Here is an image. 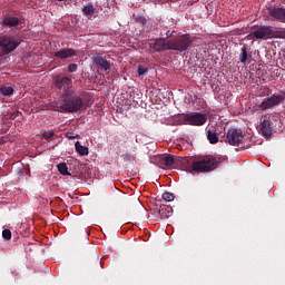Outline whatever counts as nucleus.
I'll return each instance as SVG.
<instances>
[{"mask_svg": "<svg viewBox=\"0 0 285 285\" xmlns=\"http://www.w3.org/2000/svg\"><path fill=\"white\" fill-rule=\"evenodd\" d=\"M56 59H70V57H77V51L70 48H63L53 53Z\"/></svg>", "mask_w": 285, "mask_h": 285, "instance_id": "nucleus-12", "label": "nucleus"}, {"mask_svg": "<svg viewBox=\"0 0 285 285\" xmlns=\"http://www.w3.org/2000/svg\"><path fill=\"white\" fill-rule=\"evenodd\" d=\"M261 132H262L263 137H266L267 139L269 137H273V132H275V129L273 128V124L271 120L264 119L261 122Z\"/></svg>", "mask_w": 285, "mask_h": 285, "instance_id": "nucleus-11", "label": "nucleus"}, {"mask_svg": "<svg viewBox=\"0 0 285 285\" xmlns=\"http://www.w3.org/2000/svg\"><path fill=\"white\" fill-rule=\"evenodd\" d=\"M239 61L240 63H246V61H248V51L246 50V47L242 48V52L239 55Z\"/></svg>", "mask_w": 285, "mask_h": 285, "instance_id": "nucleus-23", "label": "nucleus"}, {"mask_svg": "<svg viewBox=\"0 0 285 285\" xmlns=\"http://www.w3.org/2000/svg\"><path fill=\"white\" fill-rule=\"evenodd\" d=\"M158 213L160 217H169L170 215H173V207L161 205Z\"/></svg>", "mask_w": 285, "mask_h": 285, "instance_id": "nucleus-17", "label": "nucleus"}, {"mask_svg": "<svg viewBox=\"0 0 285 285\" xmlns=\"http://www.w3.org/2000/svg\"><path fill=\"white\" fill-rule=\"evenodd\" d=\"M249 37L250 39H285V32L271 26H259L249 33Z\"/></svg>", "mask_w": 285, "mask_h": 285, "instance_id": "nucleus-2", "label": "nucleus"}, {"mask_svg": "<svg viewBox=\"0 0 285 285\" xmlns=\"http://www.w3.org/2000/svg\"><path fill=\"white\" fill-rule=\"evenodd\" d=\"M136 21H138V23H141L142 26H146V19L141 16L136 17Z\"/></svg>", "mask_w": 285, "mask_h": 285, "instance_id": "nucleus-31", "label": "nucleus"}, {"mask_svg": "<svg viewBox=\"0 0 285 285\" xmlns=\"http://www.w3.org/2000/svg\"><path fill=\"white\" fill-rule=\"evenodd\" d=\"M225 141L229 144V146H239L244 144V132L242 129L230 128L226 134Z\"/></svg>", "mask_w": 285, "mask_h": 285, "instance_id": "nucleus-6", "label": "nucleus"}, {"mask_svg": "<svg viewBox=\"0 0 285 285\" xmlns=\"http://www.w3.org/2000/svg\"><path fill=\"white\" fill-rule=\"evenodd\" d=\"M2 237L7 239V242H10V239H12V232L10 229H3Z\"/></svg>", "mask_w": 285, "mask_h": 285, "instance_id": "nucleus-25", "label": "nucleus"}, {"mask_svg": "<svg viewBox=\"0 0 285 285\" xmlns=\"http://www.w3.org/2000/svg\"><path fill=\"white\" fill-rule=\"evenodd\" d=\"M75 148H76V151L78 153V155H81V157H86L89 153L88 147L82 146L81 142H79V141H76Z\"/></svg>", "mask_w": 285, "mask_h": 285, "instance_id": "nucleus-18", "label": "nucleus"}, {"mask_svg": "<svg viewBox=\"0 0 285 285\" xmlns=\"http://www.w3.org/2000/svg\"><path fill=\"white\" fill-rule=\"evenodd\" d=\"M43 139H46L47 141H50L52 139V137H55V131L49 130V131H45L42 134Z\"/></svg>", "mask_w": 285, "mask_h": 285, "instance_id": "nucleus-26", "label": "nucleus"}, {"mask_svg": "<svg viewBox=\"0 0 285 285\" xmlns=\"http://www.w3.org/2000/svg\"><path fill=\"white\" fill-rule=\"evenodd\" d=\"M21 43V40L12 36H3L0 38V49L3 55H10L13 50H17Z\"/></svg>", "mask_w": 285, "mask_h": 285, "instance_id": "nucleus-5", "label": "nucleus"}, {"mask_svg": "<svg viewBox=\"0 0 285 285\" xmlns=\"http://www.w3.org/2000/svg\"><path fill=\"white\" fill-rule=\"evenodd\" d=\"M284 101V97L282 95H273L272 97L264 100L259 108L262 110H268V108H274V106H279Z\"/></svg>", "mask_w": 285, "mask_h": 285, "instance_id": "nucleus-9", "label": "nucleus"}, {"mask_svg": "<svg viewBox=\"0 0 285 285\" xmlns=\"http://www.w3.org/2000/svg\"><path fill=\"white\" fill-rule=\"evenodd\" d=\"M183 121L187 126H204L208 121V118L205 114H187L183 117Z\"/></svg>", "mask_w": 285, "mask_h": 285, "instance_id": "nucleus-7", "label": "nucleus"}, {"mask_svg": "<svg viewBox=\"0 0 285 285\" xmlns=\"http://www.w3.org/2000/svg\"><path fill=\"white\" fill-rule=\"evenodd\" d=\"M0 92L4 97H10V95L14 94V88H12L10 86H2V87H0Z\"/></svg>", "mask_w": 285, "mask_h": 285, "instance_id": "nucleus-22", "label": "nucleus"}, {"mask_svg": "<svg viewBox=\"0 0 285 285\" xmlns=\"http://www.w3.org/2000/svg\"><path fill=\"white\" fill-rule=\"evenodd\" d=\"M124 161H135V154H122L121 155Z\"/></svg>", "mask_w": 285, "mask_h": 285, "instance_id": "nucleus-27", "label": "nucleus"}, {"mask_svg": "<svg viewBox=\"0 0 285 285\" xmlns=\"http://www.w3.org/2000/svg\"><path fill=\"white\" fill-rule=\"evenodd\" d=\"M55 87L58 88V90H62V92H66V90H73L72 78L68 76H58L55 79Z\"/></svg>", "mask_w": 285, "mask_h": 285, "instance_id": "nucleus-8", "label": "nucleus"}, {"mask_svg": "<svg viewBox=\"0 0 285 285\" xmlns=\"http://www.w3.org/2000/svg\"><path fill=\"white\" fill-rule=\"evenodd\" d=\"M19 23H21V20L14 16H8L2 20V26H7L9 28H16Z\"/></svg>", "mask_w": 285, "mask_h": 285, "instance_id": "nucleus-15", "label": "nucleus"}, {"mask_svg": "<svg viewBox=\"0 0 285 285\" xmlns=\"http://www.w3.org/2000/svg\"><path fill=\"white\" fill-rule=\"evenodd\" d=\"M92 101H95V99L92 98V96L87 95V106H91Z\"/></svg>", "mask_w": 285, "mask_h": 285, "instance_id": "nucleus-32", "label": "nucleus"}, {"mask_svg": "<svg viewBox=\"0 0 285 285\" xmlns=\"http://www.w3.org/2000/svg\"><path fill=\"white\" fill-rule=\"evenodd\" d=\"M160 161H161V164H164V166L166 168H170V166H173V164H175V158L171 155H167V156H164L160 159Z\"/></svg>", "mask_w": 285, "mask_h": 285, "instance_id": "nucleus-20", "label": "nucleus"}, {"mask_svg": "<svg viewBox=\"0 0 285 285\" xmlns=\"http://www.w3.org/2000/svg\"><path fill=\"white\" fill-rule=\"evenodd\" d=\"M94 63L98 66V68H101L104 72H110V63L108 62V60H106V58L96 56L94 58Z\"/></svg>", "mask_w": 285, "mask_h": 285, "instance_id": "nucleus-13", "label": "nucleus"}, {"mask_svg": "<svg viewBox=\"0 0 285 285\" xmlns=\"http://www.w3.org/2000/svg\"><path fill=\"white\" fill-rule=\"evenodd\" d=\"M219 164H222V158L206 156L194 161L191 168L195 173H210V170H215Z\"/></svg>", "mask_w": 285, "mask_h": 285, "instance_id": "nucleus-3", "label": "nucleus"}, {"mask_svg": "<svg viewBox=\"0 0 285 285\" xmlns=\"http://www.w3.org/2000/svg\"><path fill=\"white\" fill-rule=\"evenodd\" d=\"M67 139H79V135L75 132H67L66 134Z\"/></svg>", "mask_w": 285, "mask_h": 285, "instance_id": "nucleus-29", "label": "nucleus"}, {"mask_svg": "<svg viewBox=\"0 0 285 285\" xmlns=\"http://www.w3.org/2000/svg\"><path fill=\"white\" fill-rule=\"evenodd\" d=\"M164 202H174L175 200V194L166 191L163 194Z\"/></svg>", "mask_w": 285, "mask_h": 285, "instance_id": "nucleus-24", "label": "nucleus"}, {"mask_svg": "<svg viewBox=\"0 0 285 285\" xmlns=\"http://www.w3.org/2000/svg\"><path fill=\"white\" fill-rule=\"evenodd\" d=\"M83 108V98L75 89H67L61 95L59 112H78Z\"/></svg>", "mask_w": 285, "mask_h": 285, "instance_id": "nucleus-1", "label": "nucleus"}, {"mask_svg": "<svg viewBox=\"0 0 285 285\" xmlns=\"http://www.w3.org/2000/svg\"><path fill=\"white\" fill-rule=\"evenodd\" d=\"M268 14H269V17H273V19L284 20L285 19V9L271 7L268 9Z\"/></svg>", "mask_w": 285, "mask_h": 285, "instance_id": "nucleus-14", "label": "nucleus"}, {"mask_svg": "<svg viewBox=\"0 0 285 285\" xmlns=\"http://www.w3.org/2000/svg\"><path fill=\"white\" fill-rule=\"evenodd\" d=\"M148 73V68L144 67V66H138V75L139 77H144V75Z\"/></svg>", "mask_w": 285, "mask_h": 285, "instance_id": "nucleus-28", "label": "nucleus"}, {"mask_svg": "<svg viewBox=\"0 0 285 285\" xmlns=\"http://www.w3.org/2000/svg\"><path fill=\"white\" fill-rule=\"evenodd\" d=\"M173 35H175V31L168 30V31L166 32V39H170V38L173 37Z\"/></svg>", "mask_w": 285, "mask_h": 285, "instance_id": "nucleus-33", "label": "nucleus"}, {"mask_svg": "<svg viewBox=\"0 0 285 285\" xmlns=\"http://www.w3.org/2000/svg\"><path fill=\"white\" fill-rule=\"evenodd\" d=\"M206 132L209 144H217L219 141V136H217L215 127H207Z\"/></svg>", "mask_w": 285, "mask_h": 285, "instance_id": "nucleus-16", "label": "nucleus"}, {"mask_svg": "<svg viewBox=\"0 0 285 285\" xmlns=\"http://www.w3.org/2000/svg\"><path fill=\"white\" fill-rule=\"evenodd\" d=\"M57 168L60 175H63L65 177L70 176V171H68V165L66 163L58 164Z\"/></svg>", "mask_w": 285, "mask_h": 285, "instance_id": "nucleus-21", "label": "nucleus"}, {"mask_svg": "<svg viewBox=\"0 0 285 285\" xmlns=\"http://www.w3.org/2000/svg\"><path fill=\"white\" fill-rule=\"evenodd\" d=\"M190 46H193V39L188 35L167 41V50H177L178 52H186Z\"/></svg>", "mask_w": 285, "mask_h": 285, "instance_id": "nucleus-4", "label": "nucleus"}, {"mask_svg": "<svg viewBox=\"0 0 285 285\" xmlns=\"http://www.w3.org/2000/svg\"><path fill=\"white\" fill-rule=\"evenodd\" d=\"M77 63H70L69 66H68V70L70 71V72H77Z\"/></svg>", "mask_w": 285, "mask_h": 285, "instance_id": "nucleus-30", "label": "nucleus"}, {"mask_svg": "<svg viewBox=\"0 0 285 285\" xmlns=\"http://www.w3.org/2000/svg\"><path fill=\"white\" fill-rule=\"evenodd\" d=\"M149 48L151 52H164L168 50V42H166V38H158L149 41Z\"/></svg>", "mask_w": 285, "mask_h": 285, "instance_id": "nucleus-10", "label": "nucleus"}, {"mask_svg": "<svg viewBox=\"0 0 285 285\" xmlns=\"http://www.w3.org/2000/svg\"><path fill=\"white\" fill-rule=\"evenodd\" d=\"M82 13L85 14V17H88L90 19L92 14H95V7L92 6V3L86 4L82 9Z\"/></svg>", "mask_w": 285, "mask_h": 285, "instance_id": "nucleus-19", "label": "nucleus"}]
</instances>
